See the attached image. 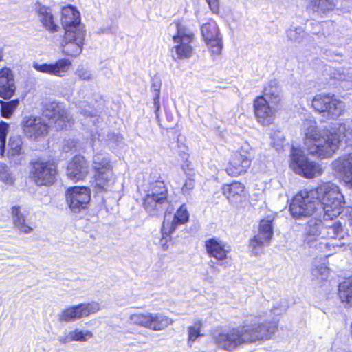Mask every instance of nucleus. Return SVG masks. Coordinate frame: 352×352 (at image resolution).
Wrapping results in <instances>:
<instances>
[{"mask_svg": "<svg viewBox=\"0 0 352 352\" xmlns=\"http://www.w3.org/2000/svg\"><path fill=\"white\" fill-rule=\"evenodd\" d=\"M345 204L344 197L336 184L323 182L316 188L298 192L289 205L291 215L296 220L304 219L314 214L324 221L338 217Z\"/></svg>", "mask_w": 352, "mask_h": 352, "instance_id": "obj_1", "label": "nucleus"}, {"mask_svg": "<svg viewBox=\"0 0 352 352\" xmlns=\"http://www.w3.org/2000/svg\"><path fill=\"white\" fill-rule=\"evenodd\" d=\"M302 133L306 150L322 159L331 157L343 140L352 145V129L346 123L336 122L319 131L316 120L310 118L303 122Z\"/></svg>", "mask_w": 352, "mask_h": 352, "instance_id": "obj_2", "label": "nucleus"}, {"mask_svg": "<svg viewBox=\"0 0 352 352\" xmlns=\"http://www.w3.org/2000/svg\"><path fill=\"white\" fill-rule=\"evenodd\" d=\"M56 130L71 126L72 120L61 105L52 103L42 116H25L21 123L23 135L31 140H38L49 133L50 124Z\"/></svg>", "mask_w": 352, "mask_h": 352, "instance_id": "obj_3", "label": "nucleus"}, {"mask_svg": "<svg viewBox=\"0 0 352 352\" xmlns=\"http://www.w3.org/2000/svg\"><path fill=\"white\" fill-rule=\"evenodd\" d=\"M285 311V308L282 306L274 305L272 309L265 313L263 321L244 324L248 344L271 339L278 328V317Z\"/></svg>", "mask_w": 352, "mask_h": 352, "instance_id": "obj_4", "label": "nucleus"}, {"mask_svg": "<svg viewBox=\"0 0 352 352\" xmlns=\"http://www.w3.org/2000/svg\"><path fill=\"white\" fill-rule=\"evenodd\" d=\"M142 206L150 215L155 216L164 210L168 203V190L163 181L151 182L143 189Z\"/></svg>", "mask_w": 352, "mask_h": 352, "instance_id": "obj_5", "label": "nucleus"}, {"mask_svg": "<svg viewBox=\"0 0 352 352\" xmlns=\"http://www.w3.org/2000/svg\"><path fill=\"white\" fill-rule=\"evenodd\" d=\"M243 325L227 329H216L212 337L216 346L228 352H232L248 344Z\"/></svg>", "mask_w": 352, "mask_h": 352, "instance_id": "obj_6", "label": "nucleus"}, {"mask_svg": "<svg viewBox=\"0 0 352 352\" xmlns=\"http://www.w3.org/2000/svg\"><path fill=\"white\" fill-rule=\"evenodd\" d=\"M170 28L175 30L173 35V45L171 49L175 60L187 59L192 56L193 48L191 45L194 34L192 32L182 23H174Z\"/></svg>", "mask_w": 352, "mask_h": 352, "instance_id": "obj_7", "label": "nucleus"}, {"mask_svg": "<svg viewBox=\"0 0 352 352\" xmlns=\"http://www.w3.org/2000/svg\"><path fill=\"white\" fill-rule=\"evenodd\" d=\"M312 107L316 111L329 119H336L343 115L345 103L333 94H320L312 100Z\"/></svg>", "mask_w": 352, "mask_h": 352, "instance_id": "obj_8", "label": "nucleus"}, {"mask_svg": "<svg viewBox=\"0 0 352 352\" xmlns=\"http://www.w3.org/2000/svg\"><path fill=\"white\" fill-rule=\"evenodd\" d=\"M289 166L296 173L305 178H314L323 173L319 164L309 160L301 148L294 146L292 147Z\"/></svg>", "mask_w": 352, "mask_h": 352, "instance_id": "obj_9", "label": "nucleus"}, {"mask_svg": "<svg viewBox=\"0 0 352 352\" xmlns=\"http://www.w3.org/2000/svg\"><path fill=\"white\" fill-rule=\"evenodd\" d=\"M189 220V213L185 205H182L177 211L173 214L166 212L162 227V238L161 244L164 250L168 248L166 243L170 240V235L182 225Z\"/></svg>", "mask_w": 352, "mask_h": 352, "instance_id": "obj_10", "label": "nucleus"}, {"mask_svg": "<svg viewBox=\"0 0 352 352\" xmlns=\"http://www.w3.org/2000/svg\"><path fill=\"white\" fill-rule=\"evenodd\" d=\"M252 148L245 142L240 150L231 155L228 165L225 170L231 177H238L245 174L250 168L252 159Z\"/></svg>", "mask_w": 352, "mask_h": 352, "instance_id": "obj_11", "label": "nucleus"}, {"mask_svg": "<svg viewBox=\"0 0 352 352\" xmlns=\"http://www.w3.org/2000/svg\"><path fill=\"white\" fill-rule=\"evenodd\" d=\"M275 217V214L272 213L261 220L258 234L250 241V246L254 254H260L263 246L270 243L274 233L273 221Z\"/></svg>", "mask_w": 352, "mask_h": 352, "instance_id": "obj_12", "label": "nucleus"}, {"mask_svg": "<svg viewBox=\"0 0 352 352\" xmlns=\"http://www.w3.org/2000/svg\"><path fill=\"white\" fill-rule=\"evenodd\" d=\"M85 33L82 28L75 30L67 29L61 44L63 54L69 56H78L82 51Z\"/></svg>", "mask_w": 352, "mask_h": 352, "instance_id": "obj_13", "label": "nucleus"}, {"mask_svg": "<svg viewBox=\"0 0 352 352\" xmlns=\"http://www.w3.org/2000/svg\"><path fill=\"white\" fill-rule=\"evenodd\" d=\"M202 37L212 56H219L223 49V42L219 28L214 21L210 20L201 26Z\"/></svg>", "mask_w": 352, "mask_h": 352, "instance_id": "obj_14", "label": "nucleus"}, {"mask_svg": "<svg viewBox=\"0 0 352 352\" xmlns=\"http://www.w3.org/2000/svg\"><path fill=\"white\" fill-rule=\"evenodd\" d=\"M205 248L208 255L215 258L219 265L224 267L231 266L232 258L229 256L230 248L224 241L210 238L206 241Z\"/></svg>", "mask_w": 352, "mask_h": 352, "instance_id": "obj_15", "label": "nucleus"}, {"mask_svg": "<svg viewBox=\"0 0 352 352\" xmlns=\"http://www.w3.org/2000/svg\"><path fill=\"white\" fill-rule=\"evenodd\" d=\"M57 174L56 166L50 162H36L33 164L31 177L37 185L52 184Z\"/></svg>", "mask_w": 352, "mask_h": 352, "instance_id": "obj_16", "label": "nucleus"}, {"mask_svg": "<svg viewBox=\"0 0 352 352\" xmlns=\"http://www.w3.org/2000/svg\"><path fill=\"white\" fill-rule=\"evenodd\" d=\"M67 204L75 213L87 208L91 199L90 190L85 186H73L65 192Z\"/></svg>", "mask_w": 352, "mask_h": 352, "instance_id": "obj_17", "label": "nucleus"}, {"mask_svg": "<svg viewBox=\"0 0 352 352\" xmlns=\"http://www.w3.org/2000/svg\"><path fill=\"white\" fill-rule=\"evenodd\" d=\"M100 309V304L96 302L89 303H80L77 305L69 307L63 310L58 315L60 322L74 321L81 318L89 316Z\"/></svg>", "mask_w": 352, "mask_h": 352, "instance_id": "obj_18", "label": "nucleus"}, {"mask_svg": "<svg viewBox=\"0 0 352 352\" xmlns=\"http://www.w3.org/2000/svg\"><path fill=\"white\" fill-rule=\"evenodd\" d=\"M254 113L256 120L263 126L271 124L276 115V108L270 105L263 96L256 97L254 100Z\"/></svg>", "mask_w": 352, "mask_h": 352, "instance_id": "obj_19", "label": "nucleus"}, {"mask_svg": "<svg viewBox=\"0 0 352 352\" xmlns=\"http://www.w3.org/2000/svg\"><path fill=\"white\" fill-rule=\"evenodd\" d=\"M331 167L335 173L340 177L348 186L352 188V153L335 160L331 164Z\"/></svg>", "mask_w": 352, "mask_h": 352, "instance_id": "obj_20", "label": "nucleus"}, {"mask_svg": "<svg viewBox=\"0 0 352 352\" xmlns=\"http://www.w3.org/2000/svg\"><path fill=\"white\" fill-rule=\"evenodd\" d=\"M33 10L43 28L52 33L58 31L59 26L55 21L50 7L43 5L39 1H36L33 6Z\"/></svg>", "mask_w": 352, "mask_h": 352, "instance_id": "obj_21", "label": "nucleus"}, {"mask_svg": "<svg viewBox=\"0 0 352 352\" xmlns=\"http://www.w3.org/2000/svg\"><path fill=\"white\" fill-rule=\"evenodd\" d=\"M72 62L66 58L59 59L54 63H34L33 67L39 72L45 73L50 75L63 76L69 70Z\"/></svg>", "mask_w": 352, "mask_h": 352, "instance_id": "obj_22", "label": "nucleus"}, {"mask_svg": "<svg viewBox=\"0 0 352 352\" xmlns=\"http://www.w3.org/2000/svg\"><path fill=\"white\" fill-rule=\"evenodd\" d=\"M89 173V166L84 157L76 155L69 163L67 175L74 182L83 179Z\"/></svg>", "mask_w": 352, "mask_h": 352, "instance_id": "obj_23", "label": "nucleus"}, {"mask_svg": "<svg viewBox=\"0 0 352 352\" xmlns=\"http://www.w3.org/2000/svg\"><path fill=\"white\" fill-rule=\"evenodd\" d=\"M307 10L313 16L324 17L336 7L335 0H305Z\"/></svg>", "mask_w": 352, "mask_h": 352, "instance_id": "obj_24", "label": "nucleus"}, {"mask_svg": "<svg viewBox=\"0 0 352 352\" xmlns=\"http://www.w3.org/2000/svg\"><path fill=\"white\" fill-rule=\"evenodd\" d=\"M16 91L15 81L12 72L7 67L0 70V97L10 98Z\"/></svg>", "mask_w": 352, "mask_h": 352, "instance_id": "obj_25", "label": "nucleus"}, {"mask_svg": "<svg viewBox=\"0 0 352 352\" xmlns=\"http://www.w3.org/2000/svg\"><path fill=\"white\" fill-rule=\"evenodd\" d=\"M80 22V13L74 7L68 6L62 8L61 23L65 31L67 29L75 30L76 28H82Z\"/></svg>", "mask_w": 352, "mask_h": 352, "instance_id": "obj_26", "label": "nucleus"}, {"mask_svg": "<svg viewBox=\"0 0 352 352\" xmlns=\"http://www.w3.org/2000/svg\"><path fill=\"white\" fill-rule=\"evenodd\" d=\"M222 192L230 204H236L241 202L245 196V186L235 181L229 184H224Z\"/></svg>", "mask_w": 352, "mask_h": 352, "instance_id": "obj_27", "label": "nucleus"}, {"mask_svg": "<svg viewBox=\"0 0 352 352\" xmlns=\"http://www.w3.org/2000/svg\"><path fill=\"white\" fill-rule=\"evenodd\" d=\"M14 228L23 234H28L33 232L34 228L27 221L25 215L22 212L19 206H13L11 208Z\"/></svg>", "mask_w": 352, "mask_h": 352, "instance_id": "obj_28", "label": "nucleus"}, {"mask_svg": "<svg viewBox=\"0 0 352 352\" xmlns=\"http://www.w3.org/2000/svg\"><path fill=\"white\" fill-rule=\"evenodd\" d=\"M93 336V333L88 330H81L76 328L60 336L58 340L62 344H67L73 341L86 342Z\"/></svg>", "mask_w": 352, "mask_h": 352, "instance_id": "obj_29", "label": "nucleus"}, {"mask_svg": "<svg viewBox=\"0 0 352 352\" xmlns=\"http://www.w3.org/2000/svg\"><path fill=\"white\" fill-rule=\"evenodd\" d=\"M173 322L172 318L162 313L150 312L149 329L155 331H162L172 325Z\"/></svg>", "mask_w": 352, "mask_h": 352, "instance_id": "obj_30", "label": "nucleus"}, {"mask_svg": "<svg viewBox=\"0 0 352 352\" xmlns=\"http://www.w3.org/2000/svg\"><path fill=\"white\" fill-rule=\"evenodd\" d=\"M348 236L343 230L340 222H336L332 226L324 225L322 222V239L329 238L332 239H344Z\"/></svg>", "mask_w": 352, "mask_h": 352, "instance_id": "obj_31", "label": "nucleus"}, {"mask_svg": "<svg viewBox=\"0 0 352 352\" xmlns=\"http://www.w3.org/2000/svg\"><path fill=\"white\" fill-rule=\"evenodd\" d=\"M95 186L100 190H108L115 183L116 177L111 171L95 173Z\"/></svg>", "mask_w": 352, "mask_h": 352, "instance_id": "obj_32", "label": "nucleus"}, {"mask_svg": "<svg viewBox=\"0 0 352 352\" xmlns=\"http://www.w3.org/2000/svg\"><path fill=\"white\" fill-rule=\"evenodd\" d=\"M330 270L323 263L316 261L311 270L312 280L316 285L325 283L329 276Z\"/></svg>", "mask_w": 352, "mask_h": 352, "instance_id": "obj_33", "label": "nucleus"}, {"mask_svg": "<svg viewBox=\"0 0 352 352\" xmlns=\"http://www.w3.org/2000/svg\"><path fill=\"white\" fill-rule=\"evenodd\" d=\"M322 221L320 219H311L308 222L305 241L312 245L311 243L318 237L322 238Z\"/></svg>", "mask_w": 352, "mask_h": 352, "instance_id": "obj_34", "label": "nucleus"}, {"mask_svg": "<svg viewBox=\"0 0 352 352\" xmlns=\"http://www.w3.org/2000/svg\"><path fill=\"white\" fill-rule=\"evenodd\" d=\"M338 296L345 306L352 305V278H347L340 283Z\"/></svg>", "mask_w": 352, "mask_h": 352, "instance_id": "obj_35", "label": "nucleus"}, {"mask_svg": "<svg viewBox=\"0 0 352 352\" xmlns=\"http://www.w3.org/2000/svg\"><path fill=\"white\" fill-rule=\"evenodd\" d=\"M202 328L203 322L201 319H195L192 324L187 327V344L188 346L191 347L195 342L204 335V333H201Z\"/></svg>", "mask_w": 352, "mask_h": 352, "instance_id": "obj_36", "label": "nucleus"}, {"mask_svg": "<svg viewBox=\"0 0 352 352\" xmlns=\"http://www.w3.org/2000/svg\"><path fill=\"white\" fill-rule=\"evenodd\" d=\"M281 89L278 82L276 80H271L268 85L264 88L265 98L267 97L270 99L271 103L277 104L280 102Z\"/></svg>", "mask_w": 352, "mask_h": 352, "instance_id": "obj_37", "label": "nucleus"}, {"mask_svg": "<svg viewBox=\"0 0 352 352\" xmlns=\"http://www.w3.org/2000/svg\"><path fill=\"white\" fill-rule=\"evenodd\" d=\"M92 167L95 173L113 170L109 158L102 154H96L94 156Z\"/></svg>", "mask_w": 352, "mask_h": 352, "instance_id": "obj_38", "label": "nucleus"}, {"mask_svg": "<svg viewBox=\"0 0 352 352\" xmlns=\"http://www.w3.org/2000/svg\"><path fill=\"white\" fill-rule=\"evenodd\" d=\"M131 324L149 329L150 312H136L130 315Z\"/></svg>", "mask_w": 352, "mask_h": 352, "instance_id": "obj_39", "label": "nucleus"}, {"mask_svg": "<svg viewBox=\"0 0 352 352\" xmlns=\"http://www.w3.org/2000/svg\"><path fill=\"white\" fill-rule=\"evenodd\" d=\"M182 169L188 177L182 188V192L185 196H189L195 187V180L192 177L195 176V173L188 164L182 166Z\"/></svg>", "mask_w": 352, "mask_h": 352, "instance_id": "obj_40", "label": "nucleus"}, {"mask_svg": "<svg viewBox=\"0 0 352 352\" xmlns=\"http://www.w3.org/2000/svg\"><path fill=\"white\" fill-rule=\"evenodd\" d=\"M22 150V139L19 136H12L8 143V156L19 155Z\"/></svg>", "mask_w": 352, "mask_h": 352, "instance_id": "obj_41", "label": "nucleus"}, {"mask_svg": "<svg viewBox=\"0 0 352 352\" xmlns=\"http://www.w3.org/2000/svg\"><path fill=\"white\" fill-rule=\"evenodd\" d=\"M98 139L100 141H104L111 148L118 146L122 142L121 135L115 133H108L105 137L99 134Z\"/></svg>", "mask_w": 352, "mask_h": 352, "instance_id": "obj_42", "label": "nucleus"}, {"mask_svg": "<svg viewBox=\"0 0 352 352\" xmlns=\"http://www.w3.org/2000/svg\"><path fill=\"white\" fill-rule=\"evenodd\" d=\"M1 111L3 117L9 118L19 105V100H12L9 102L1 101Z\"/></svg>", "mask_w": 352, "mask_h": 352, "instance_id": "obj_43", "label": "nucleus"}, {"mask_svg": "<svg viewBox=\"0 0 352 352\" xmlns=\"http://www.w3.org/2000/svg\"><path fill=\"white\" fill-rule=\"evenodd\" d=\"M287 36L291 41L300 43L303 41L305 36L304 28L302 27L291 28L287 30Z\"/></svg>", "mask_w": 352, "mask_h": 352, "instance_id": "obj_44", "label": "nucleus"}, {"mask_svg": "<svg viewBox=\"0 0 352 352\" xmlns=\"http://www.w3.org/2000/svg\"><path fill=\"white\" fill-rule=\"evenodd\" d=\"M271 144L276 151H280L283 148L285 136L280 131H274L271 135Z\"/></svg>", "mask_w": 352, "mask_h": 352, "instance_id": "obj_45", "label": "nucleus"}, {"mask_svg": "<svg viewBox=\"0 0 352 352\" xmlns=\"http://www.w3.org/2000/svg\"><path fill=\"white\" fill-rule=\"evenodd\" d=\"M8 127V124L5 122H0V155L1 157L4 155Z\"/></svg>", "mask_w": 352, "mask_h": 352, "instance_id": "obj_46", "label": "nucleus"}, {"mask_svg": "<svg viewBox=\"0 0 352 352\" xmlns=\"http://www.w3.org/2000/svg\"><path fill=\"white\" fill-rule=\"evenodd\" d=\"M0 181L6 185H12L14 182L12 176L4 164H0Z\"/></svg>", "mask_w": 352, "mask_h": 352, "instance_id": "obj_47", "label": "nucleus"}, {"mask_svg": "<svg viewBox=\"0 0 352 352\" xmlns=\"http://www.w3.org/2000/svg\"><path fill=\"white\" fill-rule=\"evenodd\" d=\"M75 74L78 76L79 80H81L91 81L94 78L91 71L84 67L83 66H79L76 69Z\"/></svg>", "mask_w": 352, "mask_h": 352, "instance_id": "obj_48", "label": "nucleus"}, {"mask_svg": "<svg viewBox=\"0 0 352 352\" xmlns=\"http://www.w3.org/2000/svg\"><path fill=\"white\" fill-rule=\"evenodd\" d=\"M153 91L155 94L154 99H153V104L155 107V113L156 116H158V111L160 109V86L154 85L153 86Z\"/></svg>", "mask_w": 352, "mask_h": 352, "instance_id": "obj_49", "label": "nucleus"}, {"mask_svg": "<svg viewBox=\"0 0 352 352\" xmlns=\"http://www.w3.org/2000/svg\"><path fill=\"white\" fill-rule=\"evenodd\" d=\"M209 5V7L213 13H217L219 11V0H206Z\"/></svg>", "mask_w": 352, "mask_h": 352, "instance_id": "obj_50", "label": "nucleus"}, {"mask_svg": "<svg viewBox=\"0 0 352 352\" xmlns=\"http://www.w3.org/2000/svg\"><path fill=\"white\" fill-rule=\"evenodd\" d=\"M86 102H87L86 101L80 102L78 104L79 107L80 109H82L81 113L84 114L85 116L92 117L94 116V110L92 109V108L89 107L90 109H89V110L82 109L84 107H85Z\"/></svg>", "mask_w": 352, "mask_h": 352, "instance_id": "obj_51", "label": "nucleus"}, {"mask_svg": "<svg viewBox=\"0 0 352 352\" xmlns=\"http://www.w3.org/2000/svg\"><path fill=\"white\" fill-rule=\"evenodd\" d=\"M338 79L340 80H352V68L350 69V71L347 73L346 75L340 74Z\"/></svg>", "mask_w": 352, "mask_h": 352, "instance_id": "obj_52", "label": "nucleus"}, {"mask_svg": "<svg viewBox=\"0 0 352 352\" xmlns=\"http://www.w3.org/2000/svg\"><path fill=\"white\" fill-rule=\"evenodd\" d=\"M324 245H326V247L327 248H329L330 246H333V248H336V247L340 248V247H342V245H344V243H326Z\"/></svg>", "mask_w": 352, "mask_h": 352, "instance_id": "obj_53", "label": "nucleus"}, {"mask_svg": "<svg viewBox=\"0 0 352 352\" xmlns=\"http://www.w3.org/2000/svg\"><path fill=\"white\" fill-rule=\"evenodd\" d=\"M208 264H209V266L213 270L214 272H219V270L215 265L214 262H213L212 261H210Z\"/></svg>", "mask_w": 352, "mask_h": 352, "instance_id": "obj_54", "label": "nucleus"}, {"mask_svg": "<svg viewBox=\"0 0 352 352\" xmlns=\"http://www.w3.org/2000/svg\"><path fill=\"white\" fill-rule=\"evenodd\" d=\"M347 213L349 214V223L352 225V208L347 209Z\"/></svg>", "mask_w": 352, "mask_h": 352, "instance_id": "obj_55", "label": "nucleus"}]
</instances>
